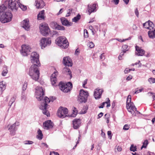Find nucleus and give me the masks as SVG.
<instances>
[{
  "label": "nucleus",
  "mask_w": 155,
  "mask_h": 155,
  "mask_svg": "<svg viewBox=\"0 0 155 155\" xmlns=\"http://www.w3.org/2000/svg\"><path fill=\"white\" fill-rule=\"evenodd\" d=\"M35 6L38 8H42L45 5L43 0H37L35 2Z\"/></svg>",
  "instance_id": "21"
},
{
  "label": "nucleus",
  "mask_w": 155,
  "mask_h": 155,
  "mask_svg": "<svg viewBox=\"0 0 155 155\" xmlns=\"http://www.w3.org/2000/svg\"><path fill=\"white\" fill-rule=\"evenodd\" d=\"M72 9H69L68 10L67 13L66 15V17H68L70 15V14L72 12Z\"/></svg>",
  "instance_id": "45"
},
{
  "label": "nucleus",
  "mask_w": 155,
  "mask_h": 155,
  "mask_svg": "<svg viewBox=\"0 0 155 155\" xmlns=\"http://www.w3.org/2000/svg\"><path fill=\"white\" fill-rule=\"evenodd\" d=\"M58 84L60 89L65 93L68 92L71 89L72 87V84L70 82L64 84L60 82Z\"/></svg>",
  "instance_id": "7"
},
{
  "label": "nucleus",
  "mask_w": 155,
  "mask_h": 155,
  "mask_svg": "<svg viewBox=\"0 0 155 155\" xmlns=\"http://www.w3.org/2000/svg\"><path fill=\"white\" fill-rule=\"evenodd\" d=\"M148 144V142L147 140H145L143 143V145L142 146L141 149L142 150L143 148H146Z\"/></svg>",
  "instance_id": "34"
},
{
  "label": "nucleus",
  "mask_w": 155,
  "mask_h": 155,
  "mask_svg": "<svg viewBox=\"0 0 155 155\" xmlns=\"http://www.w3.org/2000/svg\"><path fill=\"white\" fill-rule=\"evenodd\" d=\"M148 81L150 84L154 83H155V78H150L148 79Z\"/></svg>",
  "instance_id": "39"
},
{
  "label": "nucleus",
  "mask_w": 155,
  "mask_h": 155,
  "mask_svg": "<svg viewBox=\"0 0 155 155\" xmlns=\"http://www.w3.org/2000/svg\"><path fill=\"white\" fill-rule=\"evenodd\" d=\"M5 83L3 81L0 82V89L2 91H4L6 88Z\"/></svg>",
  "instance_id": "28"
},
{
  "label": "nucleus",
  "mask_w": 155,
  "mask_h": 155,
  "mask_svg": "<svg viewBox=\"0 0 155 155\" xmlns=\"http://www.w3.org/2000/svg\"><path fill=\"white\" fill-rule=\"evenodd\" d=\"M38 135L37 136V138L39 140H41L43 138V134L42 131L40 129L38 131Z\"/></svg>",
  "instance_id": "30"
},
{
  "label": "nucleus",
  "mask_w": 155,
  "mask_h": 155,
  "mask_svg": "<svg viewBox=\"0 0 155 155\" xmlns=\"http://www.w3.org/2000/svg\"><path fill=\"white\" fill-rule=\"evenodd\" d=\"M81 18V15L78 14L76 16L74 17V18L72 19V21L75 22H77Z\"/></svg>",
  "instance_id": "31"
},
{
  "label": "nucleus",
  "mask_w": 155,
  "mask_h": 155,
  "mask_svg": "<svg viewBox=\"0 0 155 155\" xmlns=\"http://www.w3.org/2000/svg\"><path fill=\"white\" fill-rule=\"evenodd\" d=\"M19 125V123L18 122H15V123L11 125L8 128V130H9L10 134L12 136H14L15 134V132L16 130L15 128V126Z\"/></svg>",
  "instance_id": "17"
},
{
  "label": "nucleus",
  "mask_w": 155,
  "mask_h": 155,
  "mask_svg": "<svg viewBox=\"0 0 155 155\" xmlns=\"http://www.w3.org/2000/svg\"><path fill=\"white\" fill-rule=\"evenodd\" d=\"M106 103V102H104L101 103L100 104V105L99 106V107H98L99 108H103L104 107V106L105 104Z\"/></svg>",
  "instance_id": "54"
},
{
  "label": "nucleus",
  "mask_w": 155,
  "mask_h": 155,
  "mask_svg": "<svg viewBox=\"0 0 155 155\" xmlns=\"http://www.w3.org/2000/svg\"><path fill=\"white\" fill-rule=\"evenodd\" d=\"M22 27L25 30L28 31L30 28V26L29 25V21L26 19L24 20L22 22Z\"/></svg>",
  "instance_id": "24"
},
{
  "label": "nucleus",
  "mask_w": 155,
  "mask_h": 155,
  "mask_svg": "<svg viewBox=\"0 0 155 155\" xmlns=\"http://www.w3.org/2000/svg\"><path fill=\"white\" fill-rule=\"evenodd\" d=\"M146 24H148V27L149 26L151 27L152 28H153L154 26L153 23L152 22L150 21V20L143 23V26H144Z\"/></svg>",
  "instance_id": "29"
},
{
  "label": "nucleus",
  "mask_w": 155,
  "mask_h": 155,
  "mask_svg": "<svg viewBox=\"0 0 155 155\" xmlns=\"http://www.w3.org/2000/svg\"><path fill=\"white\" fill-rule=\"evenodd\" d=\"M130 127L127 124H125L124 126L123 129L124 130H127Z\"/></svg>",
  "instance_id": "47"
},
{
  "label": "nucleus",
  "mask_w": 155,
  "mask_h": 155,
  "mask_svg": "<svg viewBox=\"0 0 155 155\" xmlns=\"http://www.w3.org/2000/svg\"><path fill=\"white\" fill-rule=\"evenodd\" d=\"M126 51L124 50V51H123L122 52H121L120 53V56H121L122 57V56H123L124 55V53H126Z\"/></svg>",
  "instance_id": "61"
},
{
  "label": "nucleus",
  "mask_w": 155,
  "mask_h": 155,
  "mask_svg": "<svg viewBox=\"0 0 155 155\" xmlns=\"http://www.w3.org/2000/svg\"><path fill=\"white\" fill-rule=\"evenodd\" d=\"M24 143L25 145L32 144L33 143V142L30 140H26L24 141Z\"/></svg>",
  "instance_id": "40"
},
{
  "label": "nucleus",
  "mask_w": 155,
  "mask_h": 155,
  "mask_svg": "<svg viewBox=\"0 0 155 155\" xmlns=\"http://www.w3.org/2000/svg\"><path fill=\"white\" fill-rule=\"evenodd\" d=\"M5 10L0 15V21L2 23H5L10 21L12 18V15L10 11H7L6 7L5 6Z\"/></svg>",
  "instance_id": "2"
},
{
  "label": "nucleus",
  "mask_w": 155,
  "mask_h": 155,
  "mask_svg": "<svg viewBox=\"0 0 155 155\" xmlns=\"http://www.w3.org/2000/svg\"><path fill=\"white\" fill-rule=\"evenodd\" d=\"M154 94V93L151 92H150L148 93L147 94L149 96H151L152 95H153Z\"/></svg>",
  "instance_id": "60"
},
{
  "label": "nucleus",
  "mask_w": 155,
  "mask_h": 155,
  "mask_svg": "<svg viewBox=\"0 0 155 155\" xmlns=\"http://www.w3.org/2000/svg\"><path fill=\"white\" fill-rule=\"evenodd\" d=\"M18 6L23 11H25L27 9V7L26 6L24 5L21 4L20 3L19 4L18 2Z\"/></svg>",
  "instance_id": "35"
},
{
  "label": "nucleus",
  "mask_w": 155,
  "mask_h": 155,
  "mask_svg": "<svg viewBox=\"0 0 155 155\" xmlns=\"http://www.w3.org/2000/svg\"><path fill=\"white\" fill-rule=\"evenodd\" d=\"M68 110L66 108L60 107L58 110L57 115L58 117L64 118L68 116Z\"/></svg>",
  "instance_id": "8"
},
{
  "label": "nucleus",
  "mask_w": 155,
  "mask_h": 155,
  "mask_svg": "<svg viewBox=\"0 0 155 155\" xmlns=\"http://www.w3.org/2000/svg\"><path fill=\"white\" fill-rule=\"evenodd\" d=\"M131 96L129 95L127 100L126 107L127 109H131L132 110H137V108L135 106L134 103L131 102Z\"/></svg>",
  "instance_id": "11"
},
{
  "label": "nucleus",
  "mask_w": 155,
  "mask_h": 155,
  "mask_svg": "<svg viewBox=\"0 0 155 155\" xmlns=\"http://www.w3.org/2000/svg\"><path fill=\"white\" fill-rule=\"evenodd\" d=\"M88 45L91 48H93L94 46V44L92 42H90L88 44Z\"/></svg>",
  "instance_id": "46"
},
{
  "label": "nucleus",
  "mask_w": 155,
  "mask_h": 155,
  "mask_svg": "<svg viewBox=\"0 0 155 155\" xmlns=\"http://www.w3.org/2000/svg\"><path fill=\"white\" fill-rule=\"evenodd\" d=\"M88 11L90 15L91 13L96 12L97 10L96 4H89L88 5Z\"/></svg>",
  "instance_id": "16"
},
{
  "label": "nucleus",
  "mask_w": 155,
  "mask_h": 155,
  "mask_svg": "<svg viewBox=\"0 0 155 155\" xmlns=\"http://www.w3.org/2000/svg\"><path fill=\"white\" fill-rule=\"evenodd\" d=\"M61 23L63 25L69 26L72 25V23L69 22L68 20L64 17L61 18H60Z\"/></svg>",
  "instance_id": "23"
},
{
  "label": "nucleus",
  "mask_w": 155,
  "mask_h": 155,
  "mask_svg": "<svg viewBox=\"0 0 155 155\" xmlns=\"http://www.w3.org/2000/svg\"><path fill=\"white\" fill-rule=\"evenodd\" d=\"M51 43V40L50 38H43L40 41V45L42 49L45 48L46 46L49 45Z\"/></svg>",
  "instance_id": "12"
},
{
  "label": "nucleus",
  "mask_w": 155,
  "mask_h": 155,
  "mask_svg": "<svg viewBox=\"0 0 155 155\" xmlns=\"http://www.w3.org/2000/svg\"><path fill=\"white\" fill-rule=\"evenodd\" d=\"M58 72L56 71H54L51 76L50 79L51 84L53 86H57V85L56 84L57 82L56 76L58 75Z\"/></svg>",
  "instance_id": "14"
},
{
  "label": "nucleus",
  "mask_w": 155,
  "mask_h": 155,
  "mask_svg": "<svg viewBox=\"0 0 155 155\" xmlns=\"http://www.w3.org/2000/svg\"><path fill=\"white\" fill-rule=\"evenodd\" d=\"M142 90H143L142 89H139L138 90H137L136 91H135L134 93L135 94H138V93H139V92L142 91Z\"/></svg>",
  "instance_id": "59"
},
{
  "label": "nucleus",
  "mask_w": 155,
  "mask_h": 155,
  "mask_svg": "<svg viewBox=\"0 0 155 155\" xmlns=\"http://www.w3.org/2000/svg\"><path fill=\"white\" fill-rule=\"evenodd\" d=\"M136 146H134L133 145H131L130 147V150L134 152L136 151Z\"/></svg>",
  "instance_id": "38"
},
{
  "label": "nucleus",
  "mask_w": 155,
  "mask_h": 155,
  "mask_svg": "<svg viewBox=\"0 0 155 155\" xmlns=\"http://www.w3.org/2000/svg\"><path fill=\"white\" fill-rule=\"evenodd\" d=\"M130 71V69L128 68H127L125 69L124 71V72L125 74H127L128 72H129Z\"/></svg>",
  "instance_id": "53"
},
{
  "label": "nucleus",
  "mask_w": 155,
  "mask_h": 155,
  "mask_svg": "<svg viewBox=\"0 0 155 155\" xmlns=\"http://www.w3.org/2000/svg\"><path fill=\"white\" fill-rule=\"evenodd\" d=\"M107 116H108V115L107 114H106L104 115V117H105L106 119L107 120V123H109V117Z\"/></svg>",
  "instance_id": "51"
},
{
  "label": "nucleus",
  "mask_w": 155,
  "mask_h": 155,
  "mask_svg": "<svg viewBox=\"0 0 155 155\" xmlns=\"http://www.w3.org/2000/svg\"><path fill=\"white\" fill-rule=\"evenodd\" d=\"M56 29L61 30H64L65 28L64 27L62 26H61L58 24L57 26Z\"/></svg>",
  "instance_id": "36"
},
{
  "label": "nucleus",
  "mask_w": 155,
  "mask_h": 155,
  "mask_svg": "<svg viewBox=\"0 0 155 155\" xmlns=\"http://www.w3.org/2000/svg\"><path fill=\"white\" fill-rule=\"evenodd\" d=\"M74 110H73L72 114L71 115V116L73 117H76L77 115L78 111L76 110V108L74 107Z\"/></svg>",
  "instance_id": "37"
},
{
  "label": "nucleus",
  "mask_w": 155,
  "mask_h": 155,
  "mask_svg": "<svg viewBox=\"0 0 155 155\" xmlns=\"http://www.w3.org/2000/svg\"><path fill=\"white\" fill-rule=\"evenodd\" d=\"M112 2L114 3L115 5H117L119 3V0H112Z\"/></svg>",
  "instance_id": "49"
},
{
  "label": "nucleus",
  "mask_w": 155,
  "mask_h": 155,
  "mask_svg": "<svg viewBox=\"0 0 155 155\" xmlns=\"http://www.w3.org/2000/svg\"><path fill=\"white\" fill-rule=\"evenodd\" d=\"M50 155H59V154L57 152H56L54 151H53L50 152Z\"/></svg>",
  "instance_id": "55"
},
{
  "label": "nucleus",
  "mask_w": 155,
  "mask_h": 155,
  "mask_svg": "<svg viewBox=\"0 0 155 155\" xmlns=\"http://www.w3.org/2000/svg\"><path fill=\"white\" fill-rule=\"evenodd\" d=\"M132 78V76L131 75H129L128 76L126 80L127 81H130L131 80Z\"/></svg>",
  "instance_id": "58"
},
{
  "label": "nucleus",
  "mask_w": 155,
  "mask_h": 155,
  "mask_svg": "<svg viewBox=\"0 0 155 155\" xmlns=\"http://www.w3.org/2000/svg\"><path fill=\"white\" fill-rule=\"evenodd\" d=\"M27 82H25L23 84V87H22V90L23 91H24L27 88Z\"/></svg>",
  "instance_id": "41"
},
{
  "label": "nucleus",
  "mask_w": 155,
  "mask_h": 155,
  "mask_svg": "<svg viewBox=\"0 0 155 155\" xmlns=\"http://www.w3.org/2000/svg\"><path fill=\"white\" fill-rule=\"evenodd\" d=\"M22 49L21 51L22 55L24 56H27L30 52L31 48L29 45H22L21 46Z\"/></svg>",
  "instance_id": "13"
},
{
  "label": "nucleus",
  "mask_w": 155,
  "mask_h": 155,
  "mask_svg": "<svg viewBox=\"0 0 155 155\" xmlns=\"http://www.w3.org/2000/svg\"><path fill=\"white\" fill-rule=\"evenodd\" d=\"M56 44L62 48H66L69 45V43L66 38L64 36H60L55 40Z\"/></svg>",
  "instance_id": "4"
},
{
  "label": "nucleus",
  "mask_w": 155,
  "mask_h": 155,
  "mask_svg": "<svg viewBox=\"0 0 155 155\" xmlns=\"http://www.w3.org/2000/svg\"><path fill=\"white\" fill-rule=\"evenodd\" d=\"M84 32L86 34V35H85V34L84 35V36L85 38H87L88 37V33L87 30L86 29H84Z\"/></svg>",
  "instance_id": "48"
},
{
  "label": "nucleus",
  "mask_w": 155,
  "mask_h": 155,
  "mask_svg": "<svg viewBox=\"0 0 155 155\" xmlns=\"http://www.w3.org/2000/svg\"><path fill=\"white\" fill-rule=\"evenodd\" d=\"M31 60L33 64L29 68L28 74L31 78L35 81H38L40 77V72L38 67L40 66L39 59V54L36 52H33L31 54Z\"/></svg>",
  "instance_id": "1"
},
{
  "label": "nucleus",
  "mask_w": 155,
  "mask_h": 155,
  "mask_svg": "<svg viewBox=\"0 0 155 155\" xmlns=\"http://www.w3.org/2000/svg\"><path fill=\"white\" fill-rule=\"evenodd\" d=\"M117 149L118 151L119 152L121 151L122 150L121 147L119 146H118Z\"/></svg>",
  "instance_id": "63"
},
{
  "label": "nucleus",
  "mask_w": 155,
  "mask_h": 155,
  "mask_svg": "<svg viewBox=\"0 0 155 155\" xmlns=\"http://www.w3.org/2000/svg\"><path fill=\"white\" fill-rule=\"evenodd\" d=\"M39 28L41 33L44 36L46 35L50 31V29L47 24H42Z\"/></svg>",
  "instance_id": "10"
},
{
  "label": "nucleus",
  "mask_w": 155,
  "mask_h": 155,
  "mask_svg": "<svg viewBox=\"0 0 155 155\" xmlns=\"http://www.w3.org/2000/svg\"><path fill=\"white\" fill-rule=\"evenodd\" d=\"M43 128L48 130L52 128L53 127V124L51 120H48L43 123Z\"/></svg>",
  "instance_id": "19"
},
{
  "label": "nucleus",
  "mask_w": 155,
  "mask_h": 155,
  "mask_svg": "<svg viewBox=\"0 0 155 155\" xmlns=\"http://www.w3.org/2000/svg\"><path fill=\"white\" fill-rule=\"evenodd\" d=\"M89 94L87 91H85L81 89L79 92V95L78 96V101L81 103H85L87 102V98Z\"/></svg>",
  "instance_id": "5"
},
{
  "label": "nucleus",
  "mask_w": 155,
  "mask_h": 155,
  "mask_svg": "<svg viewBox=\"0 0 155 155\" xmlns=\"http://www.w3.org/2000/svg\"><path fill=\"white\" fill-rule=\"evenodd\" d=\"M63 8L61 9H60V10H59V12H58L57 13V15H58L60 14H61L63 12Z\"/></svg>",
  "instance_id": "62"
},
{
  "label": "nucleus",
  "mask_w": 155,
  "mask_h": 155,
  "mask_svg": "<svg viewBox=\"0 0 155 155\" xmlns=\"http://www.w3.org/2000/svg\"><path fill=\"white\" fill-rule=\"evenodd\" d=\"M8 72V70L7 69L5 70H3L2 72V74L3 76H5L6 75Z\"/></svg>",
  "instance_id": "42"
},
{
  "label": "nucleus",
  "mask_w": 155,
  "mask_h": 155,
  "mask_svg": "<svg viewBox=\"0 0 155 155\" xmlns=\"http://www.w3.org/2000/svg\"><path fill=\"white\" fill-rule=\"evenodd\" d=\"M16 99V97L13 96L11 99L8 103V105L11 107L12 104L15 102Z\"/></svg>",
  "instance_id": "33"
},
{
  "label": "nucleus",
  "mask_w": 155,
  "mask_h": 155,
  "mask_svg": "<svg viewBox=\"0 0 155 155\" xmlns=\"http://www.w3.org/2000/svg\"><path fill=\"white\" fill-rule=\"evenodd\" d=\"M136 51L137 52H135V54L138 56H143L145 53L144 50L140 48L138 46L135 47Z\"/></svg>",
  "instance_id": "22"
},
{
  "label": "nucleus",
  "mask_w": 155,
  "mask_h": 155,
  "mask_svg": "<svg viewBox=\"0 0 155 155\" xmlns=\"http://www.w3.org/2000/svg\"><path fill=\"white\" fill-rule=\"evenodd\" d=\"M81 121L80 119H75L73 121V127L74 129H78L81 124Z\"/></svg>",
  "instance_id": "20"
},
{
  "label": "nucleus",
  "mask_w": 155,
  "mask_h": 155,
  "mask_svg": "<svg viewBox=\"0 0 155 155\" xmlns=\"http://www.w3.org/2000/svg\"><path fill=\"white\" fill-rule=\"evenodd\" d=\"M36 98L38 101H41L43 99V96L44 95V90L42 87H38V88L36 89L35 92Z\"/></svg>",
  "instance_id": "9"
},
{
  "label": "nucleus",
  "mask_w": 155,
  "mask_h": 155,
  "mask_svg": "<svg viewBox=\"0 0 155 155\" xmlns=\"http://www.w3.org/2000/svg\"><path fill=\"white\" fill-rule=\"evenodd\" d=\"M63 62L64 65L68 67H71L73 65L71 59L69 57H64Z\"/></svg>",
  "instance_id": "15"
},
{
  "label": "nucleus",
  "mask_w": 155,
  "mask_h": 155,
  "mask_svg": "<svg viewBox=\"0 0 155 155\" xmlns=\"http://www.w3.org/2000/svg\"><path fill=\"white\" fill-rule=\"evenodd\" d=\"M103 113L102 112L100 113L98 115L99 118H101L102 116H103Z\"/></svg>",
  "instance_id": "64"
},
{
  "label": "nucleus",
  "mask_w": 155,
  "mask_h": 155,
  "mask_svg": "<svg viewBox=\"0 0 155 155\" xmlns=\"http://www.w3.org/2000/svg\"><path fill=\"white\" fill-rule=\"evenodd\" d=\"M135 13L137 16V17H138L139 16V12L137 8H136V9L135 10Z\"/></svg>",
  "instance_id": "56"
},
{
  "label": "nucleus",
  "mask_w": 155,
  "mask_h": 155,
  "mask_svg": "<svg viewBox=\"0 0 155 155\" xmlns=\"http://www.w3.org/2000/svg\"><path fill=\"white\" fill-rule=\"evenodd\" d=\"M45 10H42L40 11L37 16V19L38 20H42L45 18Z\"/></svg>",
  "instance_id": "26"
},
{
  "label": "nucleus",
  "mask_w": 155,
  "mask_h": 155,
  "mask_svg": "<svg viewBox=\"0 0 155 155\" xmlns=\"http://www.w3.org/2000/svg\"><path fill=\"white\" fill-rule=\"evenodd\" d=\"M100 58L102 60L105 59L104 54V53L102 54L100 56Z\"/></svg>",
  "instance_id": "52"
},
{
  "label": "nucleus",
  "mask_w": 155,
  "mask_h": 155,
  "mask_svg": "<svg viewBox=\"0 0 155 155\" xmlns=\"http://www.w3.org/2000/svg\"><path fill=\"white\" fill-rule=\"evenodd\" d=\"M107 100L106 101V103L107 104V105L106 107H110V100L108 98H107Z\"/></svg>",
  "instance_id": "43"
},
{
  "label": "nucleus",
  "mask_w": 155,
  "mask_h": 155,
  "mask_svg": "<svg viewBox=\"0 0 155 155\" xmlns=\"http://www.w3.org/2000/svg\"><path fill=\"white\" fill-rule=\"evenodd\" d=\"M62 72L63 73L66 74H69L70 79L72 77L71 71L69 68L67 67H65L62 70Z\"/></svg>",
  "instance_id": "25"
},
{
  "label": "nucleus",
  "mask_w": 155,
  "mask_h": 155,
  "mask_svg": "<svg viewBox=\"0 0 155 155\" xmlns=\"http://www.w3.org/2000/svg\"><path fill=\"white\" fill-rule=\"evenodd\" d=\"M148 35L150 38H154L155 37V29L152 31H148Z\"/></svg>",
  "instance_id": "27"
},
{
  "label": "nucleus",
  "mask_w": 155,
  "mask_h": 155,
  "mask_svg": "<svg viewBox=\"0 0 155 155\" xmlns=\"http://www.w3.org/2000/svg\"><path fill=\"white\" fill-rule=\"evenodd\" d=\"M107 135L110 138V139H111L112 135L111 133V131H108L107 132Z\"/></svg>",
  "instance_id": "50"
},
{
  "label": "nucleus",
  "mask_w": 155,
  "mask_h": 155,
  "mask_svg": "<svg viewBox=\"0 0 155 155\" xmlns=\"http://www.w3.org/2000/svg\"><path fill=\"white\" fill-rule=\"evenodd\" d=\"M58 24L54 21L51 22L50 23V26L53 29H56Z\"/></svg>",
  "instance_id": "32"
},
{
  "label": "nucleus",
  "mask_w": 155,
  "mask_h": 155,
  "mask_svg": "<svg viewBox=\"0 0 155 155\" xmlns=\"http://www.w3.org/2000/svg\"><path fill=\"white\" fill-rule=\"evenodd\" d=\"M127 48H128V45H123L122 47V51H124V50L126 51H128V50L127 49Z\"/></svg>",
  "instance_id": "44"
},
{
  "label": "nucleus",
  "mask_w": 155,
  "mask_h": 155,
  "mask_svg": "<svg viewBox=\"0 0 155 155\" xmlns=\"http://www.w3.org/2000/svg\"><path fill=\"white\" fill-rule=\"evenodd\" d=\"M52 98H54L53 100H51V98L49 99L47 97H45L44 100L45 103L42 104L40 107V109L42 110V113L45 115H46L48 117L50 116V114L47 110V107L48 106L47 103H49L50 101L53 102V101L56 99L55 97H52Z\"/></svg>",
  "instance_id": "3"
},
{
  "label": "nucleus",
  "mask_w": 155,
  "mask_h": 155,
  "mask_svg": "<svg viewBox=\"0 0 155 155\" xmlns=\"http://www.w3.org/2000/svg\"><path fill=\"white\" fill-rule=\"evenodd\" d=\"M16 0H6L5 2V4L8 5V8L14 12L17 11L18 8V4Z\"/></svg>",
  "instance_id": "6"
},
{
  "label": "nucleus",
  "mask_w": 155,
  "mask_h": 155,
  "mask_svg": "<svg viewBox=\"0 0 155 155\" xmlns=\"http://www.w3.org/2000/svg\"><path fill=\"white\" fill-rule=\"evenodd\" d=\"M103 91V90L102 89H96L94 92V96L95 98L96 99L100 98Z\"/></svg>",
  "instance_id": "18"
},
{
  "label": "nucleus",
  "mask_w": 155,
  "mask_h": 155,
  "mask_svg": "<svg viewBox=\"0 0 155 155\" xmlns=\"http://www.w3.org/2000/svg\"><path fill=\"white\" fill-rule=\"evenodd\" d=\"M87 79H85L83 83V87L84 88H85V85L86 84L87 82Z\"/></svg>",
  "instance_id": "57"
}]
</instances>
